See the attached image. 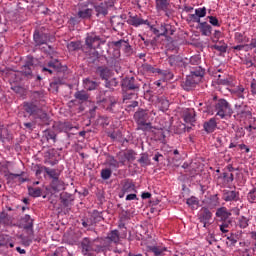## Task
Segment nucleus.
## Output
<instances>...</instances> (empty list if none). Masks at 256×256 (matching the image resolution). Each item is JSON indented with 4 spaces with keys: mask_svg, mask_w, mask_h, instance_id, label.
<instances>
[{
    "mask_svg": "<svg viewBox=\"0 0 256 256\" xmlns=\"http://www.w3.org/2000/svg\"><path fill=\"white\" fill-rule=\"evenodd\" d=\"M81 249L84 255H87L90 251H94V253H105L107 251V245L101 238L91 239L85 237L81 241Z\"/></svg>",
    "mask_w": 256,
    "mask_h": 256,
    "instance_id": "1",
    "label": "nucleus"
},
{
    "mask_svg": "<svg viewBox=\"0 0 256 256\" xmlns=\"http://www.w3.org/2000/svg\"><path fill=\"white\" fill-rule=\"evenodd\" d=\"M23 110L25 113L34 117V119H40V121H49V115L43 111L41 104H35V102L27 101L23 103Z\"/></svg>",
    "mask_w": 256,
    "mask_h": 256,
    "instance_id": "2",
    "label": "nucleus"
},
{
    "mask_svg": "<svg viewBox=\"0 0 256 256\" xmlns=\"http://www.w3.org/2000/svg\"><path fill=\"white\" fill-rule=\"evenodd\" d=\"M216 115L225 119V117H231L233 115V109L231 104H229L225 99H219L215 104Z\"/></svg>",
    "mask_w": 256,
    "mask_h": 256,
    "instance_id": "3",
    "label": "nucleus"
},
{
    "mask_svg": "<svg viewBox=\"0 0 256 256\" xmlns=\"http://www.w3.org/2000/svg\"><path fill=\"white\" fill-rule=\"evenodd\" d=\"M39 65V60L33 56H28L25 64L21 67L20 73L27 79H33V69Z\"/></svg>",
    "mask_w": 256,
    "mask_h": 256,
    "instance_id": "4",
    "label": "nucleus"
},
{
    "mask_svg": "<svg viewBox=\"0 0 256 256\" xmlns=\"http://www.w3.org/2000/svg\"><path fill=\"white\" fill-rule=\"evenodd\" d=\"M134 120L142 131L151 129V122H147L149 120V113L147 110L140 109L135 112Z\"/></svg>",
    "mask_w": 256,
    "mask_h": 256,
    "instance_id": "5",
    "label": "nucleus"
},
{
    "mask_svg": "<svg viewBox=\"0 0 256 256\" xmlns=\"http://www.w3.org/2000/svg\"><path fill=\"white\" fill-rule=\"evenodd\" d=\"M101 103L103 109H105V111H108V113H119L121 109V104H119L115 96H108L102 99Z\"/></svg>",
    "mask_w": 256,
    "mask_h": 256,
    "instance_id": "6",
    "label": "nucleus"
},
{
    "mask_svg": "<svg viewBox=\"0 0 256 256\" xmlns=\"http://www.w3.org/2000/svg\"><path fill=\"white\" fill-rule=\"evenodd\" d=\"M235 113L236 117H238L239 119H251L253 117L251 107H249V105L245 103L236 104Z\"/></svg>",
    "mask_w": 256,
    "mask_h": 256,
    "instance_id": "7",
    "label": "nucleus"
},
{
    "mask_svg": "<svg viewBox=\"0 0 256 256\" xmlns=\"http://www.w3.org/2000/svg\"><path fill=\"white\" fill-rule=\"evenodd\" d=\"M33 41L35 47H41V45H47V42L51 41V37L47 33L35 30L33 34Z\"/></svg>",
    "mask_w": 256,
    "mask_h": 256,
    "instance_id": "8",
    "label": "nucleus"
},
{
    "mask_svg": "<svg viewBox=\"0 0 256 256\" xmlns=\"http://www.w3.org/2000/svg\"><path fill=\"white\" fill-rule=\"evenodd\" d=\"M102 43L105 42L101 40V37L95 34L88 35L85 39V45L88 47V49H91V51L99 49Z\"/></svg>",
    "mask_w": 256,
    "mask_h": 256,
    "instance_id": "9",
    "label": "nucleus"
},
{
    "mask_svg": "<svg viewBox=\"0 0 256 256\" xmlns=\"http://www.w3.org/2000/svg\"><path fill=\"white\" fill-rule=\"evenodd\" d=\"M101 241H104L105 245H107V251H109V248L111 247V243H119L120 241V234L118 230H112L110 233H108L106 238H101Z\"/></svg>",
    "mask_w": 256,
    "mask_h": 256,
    "instance_id": "10",
    "label": "nucleus"
},
{
    "mask_svg": "<svg viewBox=\"0 0 256 256\" xmlns=\"http://www.w3.org/2000/svg\"><path fill=\"white\" fill-rule=\"evenodd\" d=\"M121 85L122 89H130L134 91H139V88L141 87L137 80H135V77H126L125 79H123Z\"/></svg>",
    "mask_w": 256,
    "mask_h": 256,
    "instance_id": "11",
    "label": "nucleus"
},
{
    "mask_svg": "<svg viewBox=\"0 0 256 256\" xmlns=\"http://www.w3.org/2000/svg\"><path fill=\"white\" fill-rule=\"evenodd\" d=\"M212 217H213V214L207 208H202L198 214V219L200 223H203V227L205 228L209 226V221H211Z\"/></svg>",
    "mask_w": 256,
    "mask_h": 256,
    "instance_id": "12",
    "label": "nucleus"
},
{
    "mask_svg": "<svg viewBox=\"0 0 256 256\" xmlns=\"http://www.w3.org/2000/svg\"><path fill=\"white\" fill-rule=\"evenodd\" d=\"M199 83L200 82L190 74L186 76V79L181 83V87L184 91H192V89H195Z\"/></svg>",
    "mask_w": 256,
    "mask_h": 256,
    "instance_id": "13",
    "label": "nucleus"
},
{
    "mask_svg": "<svg viewBox=\"0 0 256 256\" xmlns=\"http://www.w3.org/2000/svg\"><path fill=\"white\" fill-rule=\"evenodd\" d=\"M155 5L156 11H158V13L163 11V13H166L167 17H169V9H171V3L169 0H156Z\"/></svg>",
    "mask_w": 256,
    "mask_h": 256,
    "instance_id": "14",
    "label": "nucleus"
},
{
    "mask_svg": "<svg viewBox=\"0 0 256 256\" xmlns=\"http://www.w3.org/2000/svg\"><path fill=\"white\" fill-rule=\"evenodd\" d=\"M30 102L43 107V103L45 102V93L43 91L32 92Z\"/></svg>",
    "mask_w": 256,
    "mask_h": 256,
    "instance_id": "15",
    "label": "nucleus"
},
{
    "mask_svg": "<svg viewBox=\"0 0 256 256\" xmlns=\"http://www.w3.org/2000/svg\"><path fill=\"white\" fill-rule=\"evenodd\" d=\"M73 201H75V197L67 192L60 194V202L63 207L69 208L73 207Z\"/></svg>",
    "mask_w": 256,
    "mask_h": 256,
    "instance_id": "16",
    "label": "nucleus"
},
{
    "mask_svg": "<svg viewBox=\"0 0 256 256\" xmlns=\"http://www.w3.org/2000/svg\"><path fill=\"white\" fill-rule=\"evenodd\" d=\"M128 25H132L133 27H139L140 25H151L149 20H144L143 18H139L138 16H130L127 20Z\"/></svg>",
    "mask_w": 256,
    "mask_h": 256,
    "instance_id": "17",
    "label": "nucleus"
},
{
    "mask_svg": "<svg viewBox=\"0 0 256 256\" xmlns=\"http://www.w3.org/2000/svg\"><path fill=\"white\" fill-rule=\"evenodd\" d=\"M15 247L13 239L9 235H0V251L1 249H9Z\"/></svg>",
    "mask_w": 256,
    "mask_h": 256,
    "instance_id": "18",
    "label": "nucleus"
},
{
    "mask_svg": "<svg viewBox=\"0 0 256 256\" xmlns=\"http://www.w3.org/2000/svg\"><path fill=\"white\" fill-rule=\"evenodd\" d=\"M182 117L186 123H189L190 125H193L195 123V110L193 109H185L182 113Z\"/></svg>",
    "mask_w": 256,
    "mask_h": 256,
    "instance_id": "19",
    "label": "nucleus"
},
{
    "mask_svg": "<svg viewBox=\"0 0 256 256\" xmlns=\"http://www.w3.org/2000/svg\"><path fill=\"white\" fill-rule=\"evenodd\" d=\"M170 67H183V58L179 55H171L167 58Z\"/></svg>",
    "mask_w": 256,
    "mask_h": 256,
    "instance_id": "20",
    "label": "nucleus"
},
{
    "mask_svg": "<svg viewBox=\"0 0 256 256\" xmlns=\"http://www.w3.org/2000/svg\"><path fill=\"white\" fill-rule=\"evenodd\" d=\"M94 9L97 13V17H99V15H103L105 17V15L109 13V3L101 2L100 4L95 5Z\"/></svg>",
    "mask_w": 256,
    "mask_h": 256,
    "instance_id": "21",
    "label": "nucleus"
},
{
    "mask_svg": "<svg viewBox=\"0 0 256 256\" xmlns=\"http://www.w3.org/2000/svg\"><path fill=\"white\" fill-rule=\"evenodd\" d=\"M122 192L123 193H137V189L135 188V183L132 180H124L122 183Z\"/></svg>",
    "mask_w": 256,
    "mask_h": 256,
    "instance_id": "22",
    "label": "nucleus"
},
{
    "mask_svg": "<svg viewBox=\"0 0 256 256\" xmlns=\"http://www.w3.org/2000/svg\"><path fill=\"white\" fill-rule=\"evenodd\" d=\"M223 199L224 201H239V192L235 190H225Z\"/></svg>",
    "mask_w": 256,
    "mask_h": 256,
    "instance_id": "23",
    "label": "nucleus"
},
{
    "mask_svg": "<svg viewBox=\"0 0 256 256\" xmlns=\"http://www.w3.org/2000/svg\"><path fill=\"white\" fill-rule=\"evenodd\" d=\"M203 127L206 133H213L215 129H217V120L215 118H211L204 122Z\"/></svg>",
    "mask_w": 256,
    "mask_h": 256,
    "instance_id": "24",
    "label": "nucleus"
},
{
    "mask_svg": "<svg viewBox=\"0 0 256 256\" xmlns=\"http://www.w3.org/2000/svg\"><path fill=\"white\" fill-rule=\"evenodd\" d=\"M97 75H99L100 78H102L104 81L109 79V76L111 75V70L107 66H99L96 69Z\"/></svg>",
    "mask_w": 256,
    "mask_h": 256,
    "instance_id": "25",
    "label": "nucleus"
},
{
    "mask_svg": "<svg viewBox=\"0 0 256 256\" xmlns=\"http://www.w3.org/2000/svg\"><path fill=\"white\" fill-rule=\"evenodd\" d=\"M74 97L80 103L89 101V92L87 90H78L75 92Z\"/></svg>",
    "mask_w": 256,
    "mask_h": 256,
    "instance_id": "26",
    "label": "nucleus"
},
{
    "mask_svg": "<svg viewBox=\"0 0 256 256\" xmlns=\"http://www.w3.org/2000/svg\"><path fill=\"white\" fill-rule=\"evenodd\" d=\"M137 92H139V90L122 89L123 103L135 99V97H137Z\"/></svg>",
    "mask_w": 256,
    "mask_h": 256,
    "instance_id": "27",
    "label": "nucleus"
},
{
    "mask_svg": "<svg viewBox=\"0 0 256 256\" xmlns=\"http://www.w3.org/2000/svg\"><path fill=\"white\" fill-rule=\"evenodd\" d=\"M50 187L54 190L55 193H59V191H63V189H65V184L61 179L56 178L55 180L51 181Z\"/></svg>",
    "mask_w": 256,
    "mask_h": 256,
    "instance_id": "28",
    "label": "nucleus"
},
{
    "mask_svg": "<svg viewBox=\"0 0 256 256\" xmlns=\"http://www.w3.org/2000/svg\"><path fill=\"white\" fill-rule=\"evenodd\" d=\"M198 29H200V32L202 35H204V37H210L213 27H211V25H209L207 22H202L199 24Z\"/></svg>",
    "mask_w": 256,
    "mask_h": 256,
    "instance_id": "29",
    "label": "nucleus"
},
{
    "mask_svg": "<svg viewBox=\"0 0 256 256\" xmlns=\"http://www.w3.org/2000/svg\"><path fill=\"white\" fill-rule=\"evenodd\" d=\"M203 75H205V70L201 68V66H197L195 69L191 70L190 76H192L194 79L201 82V79H203Z\"/></svg>",
    "mask_w": 256,
    "mask_h": 256,
    "instance_id": "30",
    "label": "nucleus"
},
{
    "mask_svg": "<svg viewBox=\"0 0 256 256\" xmlns=\"http://www.w3.org/2000/svg\"><path fill=\"white\" fill-rule=\"evenodd\" d=\"M231 215V212L227 211V208L221 207L216 211V217L221 221H227Z\"/></svg>",
    "mask_w": 256,
    "mask_h": 256,
    "instance_id": "31",
    "label": "nucleus"
},
{
    "mask_svg": "<svg viewBox=\"0 0 256 256\" xmlns=\"http://www.w3.org/2000/svg\"><path fill=\"white\" fill-rule=\"evenodd\" d=\"M167 251V247H161V246H149L148 247V253H153L154 256H161L163 253Z\"/></svg>",
    "mask_w": 256,
    "mask_h": 256,
    "instance_id": "32",
    "label": "nucleus"
},
{
    "mask_svg": "<svg viewBox=\"0 0 256 256\" xmlns=\"http://www.w3.org/2000/svg\"><path fill=\"white\" fill-rule=\"evenodd\" d=\"M83 83H84V87H85V89H87V91H95V89H97V87H99V82L93 81L89 78L84 79Z\"/></svg>",
    "mask_w": 256,
    "mask_h": 256,
    "instance_id": "33",
    "label": "nucleus"
},
{
    "mask_svg": "<svg viewBox=\"0 0 256 256\" xmlns=\"http://www.w3.org/2000/svg\"><path fill=\"white\" fill-rule=\"evenodd\" d=\"M22 224L24 229H27L28 231L31 230L33 231V219H31L30 215H25L22 219Z\"/></svg>",
    "mask_w": 256,
    "mask_h": 256,
    "instance_id": "34",
    "label": "nucleus"
},
{
    "mask_svg": "<svg viewBox=\"0 0 256 256\" xmlns=\"http://www.w3.org/2000/svg\"><path fill=\"white\" fill-rule=\"evenodd\" d=\"M107 164L110 169H119V167H121V164H119V160H117V158L115 159V156L112 155L107 156Z\"/></svg>",
    "mask_w": 256,
    "mask_h": 256,
    "instance_id": "35",
    "label": "nucleus"
},
{
    "mask_svg": "<svg viewBox=\"0 0 256 256\" xmlns=\"http://www.w3.org/2000/svg\"><path fill=\"white\" fill-rule=\"evenodd\" d=\"M93 15V9L86 8L78 11V17L80 19H91Z\"/></svg>",
    "mask_w": 256,
    "mask_h": 256,
    "instance_id": "36",
    "label": "nucleus"
},
{
    "mask_svg": "<svg viewBox=\"0 0 256 256\" xmlns=\"http://www.w3.org/2000/svg\"><path fill=\"white\" fill-rule=\"evenodd\" d=\"M63 85V80L60 78H55L51 83H50V91L52 93H59V86Z\"/></svg>",
    "mask_w": 256,
    "mask_h": 256,
    "instance_id": "37",
    "label": "nucleus"
},
{
    "mask_svg": "<svg viewBox=\"0 0 256 256\" xmlns=\"http://www.w3.org/2000/svg\"><path fill=\"white\" fill-rule=\"evenodd\" d=\"M44 171L48 175V177L52 179V181H54L55 179H59L61 175L57 170L51 169L49 167H44Z\"/></svg>",
    "mask_w": 256,
    "mask_h": 256,
    "instance_id": "38",
    "label": "nucleus"
},
{
    "mask_svg": "<svg viewBox=\"0 0 256 256\" xmlns=\"http://www.w3.org/2000/svg\"><path fill=\"white\" fill-rule=\"evenodd\" d=\"M88 63L95 64L99 61V52L97 50H91L87 57Z\"/></svg>",
    "mask_w": 256,
    "mask_h": 256,
    "instance_id": "39",
    "label": "nucleus"
},
{
    "mask_svg": "<svg viewBox=\"0 0 256 256\" xmlns=\"http://www.w3.org/2000/svg\"><path fill=\"white\" fill-rule=\"evenodd\" d=\"M138 163H140L141 167H147L151 165V160L149 159V154L142 153L140 158L138 159Z\"/></svg>",
    "mask_w": 256,
    "mask_h": 256,
    "instance_id": "40",
    "label": "nucleus"
},
{
    "mask_svg": "<svg viewBox=\"0 0 256 256\" xmlns=\"http://www.w3.org/2000/svg\"><path fill=\"white\" fill-rule=\"evenodd\" d=\"M11 139V134H9V130L5 127L0 126V141L5 143V141H9Z\"/></svg>",
    "mask_w": 256,
    "mask_h": 256,
    "instance_id": "41",
    "label": "nucleus"
},
{
    "mask_svg": "<svg viewBox=\"0 0 256 256\" xmlns=\"http://www.w3.org/2000/svg\"><path fill=\"white\" fill-rule=\"evenodd\" d=\"M47 67L53 69V71H61V62L57 59L51 60L47 63Z\"/></svg>",
    "mask_w": 256,
    "mask_h": 256,
    "instance_id": "42",
    "label": "nucleus"
},
{
    "mask_svg": "<svg viewBox=\"0 0 256 256\" xmlns=\"http://www.w3.org/2000/svg\"><path fill=\"white\" fill-rule=\"evenodd\" d=\"M234 39H235L236 43H249V38H247V36H245L241 32H236Z\"/></svg>",
    "mask_w": 256,
    "mask_h": 256,
    "instance_id": "43",
    "label": "nucleus"
},
{
    "mask_svg": "<svg viewBox=\"0 0 256 256\" xmlns=\"http://www.w3.org/2000/svg\"><path fill=\"white\" fill-rule=\"evenodd\" d=\"M44 137L47 141L51 140L55 143L57 141V134L53 130H45Z\"/></svg>",
    "mask_w": 256,
    "mask_h": 256,
    "instance_id": "44",
    "label": "nucleus"
},
{
    "mask_svg": "<svg viewBox=\"0 0 256 256\" xmlns=\"http://www.w3.org/2000/svg\"><path fill=\"white\" fill-rule=\"evenodd\" d=\"M186 203L192 209H197L199 207V200L197 199V197L194 196L188 198Z\"/></svg>",
    "mask_w": 256,
    "mask_h": 256,
    "instance_id": "45",
    "label": "nucleus"
},
{
    "mask_svg": "<svg viewBox=\"0 0 256 256\" xmlns=\"http://www.w3.org/2000/svg\"><path fill=\"white\" fill-rule=\"evenodd\" d=\"M117 85H119V82L117 81L116 78H112L109 80V78H107L105 80V87H107L108 89H115V87H117Z\"/></svg>",
    "mask_w": 256,
    "mask_h": 256,
    "instance_id": "46",
    "label": "nucleus"
},
{
    "mask_svg": "<svg viewBox=\"0 0 256 256\" xmlns=\"http://www.w3.org/2000/svg\"><path fill=\"white\" fill-rule=\"evenodd\" d=\"M28 193H29L30 197H41L42 190H41V188L29 187Z\"/></svg>",
    "mask_w": 256,
    "mask_h": 256,
    "instance_id": "47",
    "label": "nucleus"
},
{
    "mask_svg": "<svg viewBox=\"0 0 256 256\" xmlns=\"http://www.w3.org/2000/svg\"><path fill=\"white\" fill-rule=\"evenodd\" d=\"M238 227H240V229H247V227H249V220L247 219V217L245 216H241L238 220Z\"/></svg>",
    "mask_w": 256,
    "mask_h": 256,
    "instance_id": "48",
    "label": "nucleus"
},
{
    "mask_svg": "<svg viewBox=\"0 0 256 256\" xmlns=\"http://www.w3.org/2000/svg\"><path fill=\"white\" fill-rule=\"evenodd\" d=\"M230 228H231V220H224L220 225V231L222 233H229Z\"/></svg>",
    "mask_w": 256,
    "mask_h": 256,
    "instance_id": "49",
    "label": "nucleus"
},
{
    "mask_svg": "<svg viewBox=\"0 0 256 256\" xmlns=\"http://www.w3.org/2000/svg\"><path fill=\"white\" fill-rule=\"evenodd\" d=\"M116 159L120 165H125L127 163V158L125 155V151H120L116 154Z\"/></svg>",
    "mask_w": 256,
    "mask_h": 256,
    "instance_id": "50",
    "label": "nucleus"
},
{
    "mask_svg": "<svg viewBox=\"0 0 256 256\" xmlns=\"http://www.w3.org/2000/svg\"><path fill=\"white\" fill-rule=\"evenodd\" d=\"M157 41H159V38L156 36L152 40H145L144 45L145 47H151V49H156Z\"/></svg>",
    "mask_w": 256,
    "mask_h": 256,
    "instance_id": "51",
    "label": "nucleus"
},
{
    "mask_svg": "<svg viewBox=\"0 0 256 256\" xmlns=\"http://www.w3.org/2000/svg\"><path fill=\"white\" fill-rule=\"evenodd\" d=\"M67 49L69 51H78V49H81V43L77 41H72L67 44Z\"/></svg>",
    "mask_w": 256,
    "mask_h": 256,
    "instance_id": "52",
    "label": "nucleus"
},
{
    "mask_svg": "<svg viewBox=\"0 0 256 256\" xmlns=\"http://www.w3.org/2000/svg\"><path fill=\"white\" fill-rule=\"evenodd\" d=\"M90 218H92V221L94 224L103 221V217L101 216V213L97 210H94Z\"/></svg>",
    "mask_w": 256,
    "mask_h": 256,
    "instance_id": "53",
    "label": "nucleus"
},
{
    "mask_svg": "<svg viewBox=\"0 0 256 256\" xmlns=\"http://www.w3.org/2000/svg\"><path fill=\"white\" fill-rule=\"evenodd\" d=\"M112 174H113V171H111V168H106L101 170V177L104 181H107V179H111Z\"/></svg>",
    "mask_w": 256,
    "mask_h": 256,
    "instance_id": "54",
    "label": "nucleus"
},
{
    "mask_svg": "<svg viewBox=\"0 0 256 256\" xmlns=\"http://www.w3.org/2000/svg\"><path fill=\"white\" fill-rule=\"evenodd\" d=\"M23 175H25V172L23 171L18 174L8 172L7 174H5V177L8 181H14V179H17V177H23Z\"/></svg>",
    "mask_w": 256,
    "mask_h": 256,
    "instance_id": "55",
    "label": "nucleus"
},
{
    "mask_svg": "<svg viewBox=\"0 0 256 256\" xmlns=\"http://www.w3.org/2000/svg\"><path fill=\"white\" fill-rule=\"evenodd\" d=\"M169 29H171V25H161L160 27V31L161 33L158 34V38L159 37H167V34L169 33Z\"/></svg>",
    "mask_w": 256,
    "mask_h": 256,
    "instance_id": "56",
    "label": "nucleus"
},
{
    "mask_svg": "<svg viewBox=\"0 0 256 256\" xmlns=\"http://www.w3.org/2000/svg\"><path fill=\"white\" fill-rule=\"evenodd\" d=\"M212 49L219 51V53H227V44H215L212 46Z\"/></svg>",
    "mask_w": 256,
    "mask_h": 256,
    "instance_id": "57",
    "label": "nucleus"
},
{
    "mask_svg": "<svg viewBox=\"0 0 256 256\" xmlns=\"http://www.w3.org/2000/svg\"><path fill=\"white\" fill-rule=\"evenodd\" d=\"M125 155H126V161L131 163L135 160V157L137 156V153H135L133 150H127L125 152Z\"/></svg>",
    "mask_w": 256,
    "mask_h": 256,
    "instance_id": "58",
    "label": "nucleus"
},
{
    "mask_svg": "<svg viewBox=\"0 0 256 256\" xmlns=\"http://www.w3.org/2000/svg\"><path fill=\"white\" fill-rule=\"evenodd\" d=\"M112 47H114V49H116V51H119V49H123V46L125 45V40L124 39H120L118 41H113L111 43Z\"/></svg>",
    "mask_w": 256,
    "mask_h": 256,
    "instance_id": "59",
    "label": "nucleus"
},
{
    "mask_svg": "<svg viewBox=\"0 0 256 256\" xmlns=\"http://www.w3.org/2000/svg\"><path fill=\"white\" fill-rule=\"evenodd\" d=\"M23 125H24L23 129L25 131H29L31 133V131H33V129H35L37 124L35 123V121H31V122H24Z\"/></svg>",
    "mask_w": 256,
    "mask_h": 256,
    "instance_id": "60",
    "label": "nucleus"
},
{
    "mask_svg": "<svg viewBox=\"0 0 256 256\" xmlns=\"http://www.w3.org/2000/svg\"><path fill=\"white\" fill-rule=\"evenodd\" d=\"M142 69H143V71H146V73H159V71H157V69H155L153 66H151L148 63L143 64Z\"/></svg>",
    "mask_w": 256,
    "mask_h": 256,
    "instance_id": "61",
    "label": "nucleus"
},
{
    "mask_svg": "<svg viewBox=\"0 0 256 256\" xmlns=\"http://www.w3.org/2000/svg\"><path fill=\"white\" fill-rule=\"evenodd\" d=\"M247 199H248L249 203H256L255 188L249 191V193L247 194Z\"/></svg>",
    "mask_w": 256,
    "mask_h": 256,
    "instance_id": "62",
    "label": "nucleus"
},
{
    "mask_svg": "<svg viewBox=\"0 0 256 256\" xmlns=\"http://www.w3.org/2000/svg\"><path fill=\"white\" fill-rule=\"evenodd\" d=\"M209 205L211 207H217V205H219V197H217V195H212L209 199Z\"/></svg>",
    "mask_w": 256,
    "mask_h": 256,
    "instance_id": "63",
    "label": "nucleus"
},
{
    "mask_svg": "<svg viewBox=\"0 0 256 256\" xmlns=\"http://www.w3.org/2000/svg\"><path fill=\"white\" fill-rule=\"evenodd\" d=\"M256 49V38H252L249 44H246V51H253Z\"/></svg>",
    "mask_w": 256,
    "mask_h": 256,
    "instance_id": "64",
    "label": "nucleus"
}]
</instances>
